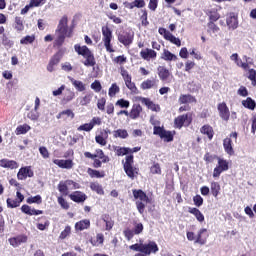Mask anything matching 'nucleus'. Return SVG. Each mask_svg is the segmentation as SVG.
Returning <instances> with one entry per match:
<instances>
[{
  "instance_id": "obj_1",
  "label": "nucleus",
  "mask_w": 256,
  "mask_h": 256,
  "mask_svg": "<svg viewBox=\"0 0 256 256\" xmlns=\"http://www.w3.org/2000/svg\"><path fill=\"white\" fill-rule=\"evenodd\" d=\"M69 19L67 16H63L59 24L57 26L56 32H55V42L54 44L57 45V47H61L63 43H65L66 37H73V28H70L68 26Z\"/></svg>"
},
{
  "instance_id": "obj_2",
  "label": "nucleus",
  "mask_w": 256,
  "mask_h": 256,
  "mask_svg": "<svg viewBox=\"0 0 256 256\" xmlns=\"http://www.w3.org/2000/svg\"><path fill=\"white\" fill-rule=\"evenodd\" d=\"M74 50L78 55H82V57H84L85 61H83V65H85V67H95V56L87 46L76 44L74 46Z\"/></svg>"
},
{
  "instance_id": "obj_3",
  "label": "nucleus",
  "mask_w": 256,
  "mask_h": 256,
  "mask_svg": "<svg viewBox=\"0 0 256 256\" xmlns=\"http://www.w3.org/2000/svg\"><path fill=\"white\" fill-rule=\"evenodd\" d=\"M132 193L134 199L138 200L136 201L137 211L140 215H143V213H145V203H150L149 196L141 189H134Z\"/></svg>"
},
{
  "instance_id": "obj_4",
  "label": "nucleus",
  "mask_w": 256,
  "mask_h": 256,
  "mask_svg": "<svg viewBox=\"0 0 256 256\" xmlns=\"http://www.w3.org/2000/svg\"><path fill=\"white\" fill-rule=\"evenodd\" d=\"M122 163H123V169L127 177H129V179H132V180L137 178V176L139 175V168L133 166V163H135L133 154L126 156L125 162H122Z\"/></svg>"
},
{
  "instance_id": "obj_5",
  "label": "nucleus",
  "mask_w": 256,
  "mask_h": 256,
  "mask_svg": "<svg viewBox=\"0 0 256 256\" xmlns=\"http://www.w3.org/2000/svg\"><path fill=\"white\" fill-rule=\"evenodd\" d=\"M113 39V32L107 26L102 27V41L104 43V47L108 53H115V49H113V45L111 41Z\"/></svg>"
},
{
  "instance_id": "obj_6",
  "label": "nucleus",
  "mask_w": 256,
  "mask_h": 256,
  "mask_svg": "<svg viewBox=\"0 0 256 256\" xmlns=\"http://www.w3.org/2000/svg\"><path fill=\"white\" fill-rule=\"evenodd\" d=\"M237 137H239V134L237 132H232L229 134V137H226L223 140L224 151L227 153V155H230V157L235 155V150L233 149V140L231 139H234V141L237 142Z\"/></svg>"
},
{
  "instance_id": "obj_7",
  "label": "nucleus",
  "mask_w": 256,
  "mask_h": 256,
  "mask_svg": "<svg viewBox=\"0 0 256 256\" xmlns=\"http://www.w3.org/2000/svg\"><path fill=\"white\" fill-rule=\"evenodd\" d=\"M153 135H158L160 139L166 141V143H171L174 139V134L171 131L165 130V128L160 126H154L153 128Z\"/></svg>"
},
{
  "instance_id": "obj_8",
  "label": "nucleus",
  "mask_w": 256,
  "mask_h": 256,
  "mask_svg": "<svg viewBox=\"0 0 256 256\" xmlns=\"http://www.w3.org/2000/svg\"><path fill=\"white\" fill-rule=\"evenodd\" d=\"M23 201H25V196L21 192L17 191L16 198H7L6 205L8 209H17V207H21V203H23Z\"/></svg>"
},
{
  "instance_id": "obj_9",
  "label": "nucleus",
  "mask_w": 256,
  "mask_h": 256,
  "mask_svg": "<svg viewBox=\"0 0 256 256\" xmlns=\"http://www.w3.org/2000/svg\"><path fill=\"white\" fill-rule=\"evenodd\" d=\"M229 171V162L223 158H218V164L213 170V177H221V173Z\"/></svg>"
},
{
  "instance_id": "obj_10",
  "label": "nucleus",
  "mask_w": 256,
  "mask_h": 256,
  "mask_svg": "<svg viewBox=\"0 0 256 256\" xmlns=\"http://www.w3.org/2000/svg\"><path fill=\"white\" fill-rule=\"evenodd\" d=\"M96 154H92L91 152H84V157L86 159H101L102 163H109L110 159L109 156L105 155V152H103L101 149H96Z\"/></svg>"
},
{
  "instance_id": "obj_11",
  "label": "nucleus",
  "mask_w": 256,
  "mask_h": 256,
  "mask_svg": "<svg viewBox=\"0 0 256 256\" xmlns=\"http://www.w3.org/2000/svg\"><path fill=\"white\" fill-rule=\"evenodd\" d=\"M135 34L133 32H122L118 35V41L124 45V47H129L133 43Z\"/></svg>"
},
{
  "instance_id": "obj_12",
  "label": "nucleus",
  "mask_w": 256,
  "mask_h": 256,
  "mask_svg": "<svg viewBox=\"0 0 256 256\" xmlns=\"http://www.w3.org/2000/svg\"><path fill=\"white\" fill-rule=\"evenodd\" d=\"M33 175H35V173L31 170V166H25L19 169L17 179H19V181H25L27 177H33Z\"/></svg>"
},
{
  "instance_id": "obj_13",
  "label": "nucleus",
  "mask_w": 256,
  "mask_h": 256,
  "mask_svg": "<svg viewBox=\"0 0 256 256\" xmlns=\"http://www.w3.org/2000/svg\"><path fill=\"white\" fill-rule=\"evenodd\" d=\"M159 246L155 241H149L148 244H142V253L144 255H151V253H157Z\"/></svg>"
},
{
  "instance_id": "obj_14",
  "label": "nucleus",
  "mask_w": 256,
  "mask_h": 256,
  "mask_svg": "<svg viewBox=\"0 0 256 256\" xmlns=\"http://www.w3.org/2000/svg\"><path fill=\"white\" fill-rule=\"evenodd\" d=\"M218 111L223 121H229V118L231 117V112L229 111V107H227V104L225 102L218 104Z\"/></svg>"
},
{
  "instance_id": "obj_15",
  "label": "nucleus",
  "mask_w": 256,
  "mask_h": 256,
  "mask_svg": "<svg viewBox=\"0 0 256 256\" xmlns=\"http://www.w3.org/2000/svg\"><path fill=\"white\" fill-rule=\"evenodd\" d=\"M191 125V118H189V114H183L175 118L174 125L177 129H181L183 125Z\"/></svg>"
},
{
  "instance_id": "obj_16",
  "label": "nucleus",
  "mask_w": 256,
  "mask_h": 256,
  "mask_svg": "<svg viewBox=\"0 0 256 256\" xmlns=\"http://www.w3.org/2000/svg\"><path fill=\"white\" fill-rule=\"evenodd\" d=\"M69 198L74 203H85L87 201V194L82 191H74L69 195Z\"/></svg>"
},
{
  "instance_id": "obj_17",
  "label": "nucleus",
  "mask_w": 256,
  "mask_h": 256,
  "mask_svg": "<svg viewBox=\"0 0 256 256\" xmlns=\"http://www.w3.org/2000/svg\"><path fill=\"white\" fill-rule=\"evenodd\" d=\"M53 163L54 165H57V167H60V169H73V166L75 165V163H73V160L71 159H54Z\"/></svg>"
},
{
  "instance_id": "obj_18",
  "label": "nucleus",
  "mask_w": 256,
  "mask_h": 256,
  "mask_svg": "<svg viewBox=\"0 0 256 256\" xmlns=\"http://www.w3.org/2000/svg\"><path fill=\"white\" fill-rule=\"evenodd\" d=\"M227 26L232 31H235L239 27V21L237 20V15L235 13H230L226 19Z\"/></svg>"
},
{
  "instance_id": "obj_19",
  "label": "nucleus",
  "mask_w": 256,
  "mask_h": 256,
  "mask_svg": "<svg viewBox=\"0 0 256 256\" xmlns=\"http://www.w3.org/2000/svg\"><path fill=\"white\" fill-rule=\"evenodd\" d=\"M140 57L145 61H151V59L157 58V52L153 49L146 48L140 52Z\"/></svg>"
},
{
  "instance_id": "obj_20",
  "label": "nucleus",
  "mask_w": 256,
  "mask_h": 256,
  "mask_svg": "<svg viewBox=\"0 0 256 256\" xmlns=\"http://www.w3.org/2000/svg\"><path fill=\"white\" fill-rule=\"evenodd\" d=\"M0 167H3V169H19V163L15 160L1 159Z\"/></svg>"
},
{
  "instance_id": "obj_21",
  "label": "nucleus",
  "mask_w": 256,
  "mask_h": 256,
  "mask_svg": "<svg viewBox=\"0 0 256 256\" xmlns=\"http://www.w3.org/2000/svg\"><path fill=\"white\" fill-rule=\"evenodd\" d=\"M56 119H61L62 121H67V119H75V113L71 109H66L56 115Z\"/></svg>"
},
{
  "instance_id": "obj_22",
  "label": "nucleus",
  "mask_w": 256,
  "mask_h": 256,
  "mask_svg": "<svg viewBox=\"0 0 256 256\" xmlns=\"http://www.w3.org/2000/svg\"><path fill=\"white\" fill-rule=\"evenodd\" d=\"M9 243L10 245H12V247H19L21 243H27V235L23 234V235H18L14 238H10Z\"/></svg>"
},
{
  "instance_id": "obj_23",
  "label": "nucleus",
  "mask_w": 256,
  "mask_h": 256,
  "mask_svg": "<svg viewBox=\"0 0 256 256\" xmlns=\"http://www.w3.org/2000/svg\"><path fill=\"white\" fill-rule=\"evenodd\" d=\"M200 133H202V135H206L209 141H211L215 135V130H213L211 125L205 124L200 128Z\"/></svg>"
},
{
  "instance_id": "obj_24",
  "label": "nucleus",
  "mask_w": 256,
  "mask_h": 256,
  "mask_svg": "<svg viewBox=\"0 0 256 256\" xmlns=\"http://www.w3.org/2000/svg\"><path fill=\"white\" fill-rule=\"evenodd\" d=\"M158 76L160 77L161 81L169 82V79L171 77V72H169V69L165 68V66H159Z\"/></svg>"
},
{
  "instance_id": "obj_25",
  "label": "nucleus",
  "mask_w": 256,
  "mask_h": 256,
  "mask_svg": "<svg viewBox=\"0 0 256 256\" xmlns=\"http://www.w3.org/2000/svg\"><path fill=\"white\" fill-rule=\"evenodd\" d=\"M75 231H85L91 227V221L89 219H83L75 223Z\"/></svg>"
},
{
  "instance_id": "obj_26",
  "label": "nucleus",
  "mask_w": 256,
  "mask_h": 256,
  "mask_svg": "<svg viewBox=\"0 0 256 256\" xmlns=\"http://www.w3.org/2000/svg\"><path fill=\"white\" fill-rule=\"evenodd\" d=\"M188 213H190L191 215H194V217H196L199 223H203V221H205V215H203V213L201 212V210H199V208L189 207Z\"/></svg>"
},
{
  "instance_id": "obj_27",
  "label": "nucleus",
  "mask_w": 256,
  "mask_h": 256,
  "mask_svg": "<svg viewBox=\"0 0 256 256\" xmlns=\"http://www.w3.org/2000/svg\"><path fill=\"white\" fill-rule=\"evenodd\" d=\"M142 111L143 107L139 104H133L132 109L129 112L130 119H139Z\"/></svg>"
},
{
  "instance_id": "obj_28",
  "label": "nucleus",
  "mask_w": 256,
  "mask_h": 256,
  "mask_svg": "<svg viewBox=\"0 0 256 256\" xmlns=\"http://www.w3.org/2000/svg\"><path fill=\"white\" fill-rule=\"evenodd\" d=\"M109 133H111V131L104 130V133L102 132L101 135H97L95 137L96 143L102 147H105V145H107V137H109Z\"/></svg>"
},
{
  "instance_id": "obj_29",
  "label": "nucleus",
  "mask_w": 256,
  "mask_h": 256,
  "mask_svg": "<svg viewBox=\"0 0 256 256\" xmlns=\"http://www.w3.org/2000/svg\"><path fill=\"white\" fill-rule=\"evenodd\" d=\"M195 100V98L192 97H180L179 101L180 103L184 104L179 108L180 113H183V111H189L191 109V106H189L188 103H191V101Z\"/></svg>"
},
{
  "instance_id": "obj_30",
  "label": "nucleus",
  "mask_w": 256,
  "mask_h": 256,
  "mask_svg": "<svg viewBox=\"0 0 256 256\" xmlns=\"http://www.w3.org/2000/svg\"><path fill=\"white\" fill-rule=\"evenodd\" d=\"M102 221H104L106 227L105 230L106 231H111V229H113V227L115 226V221H113V219L111 218V216L109 214H103L101 216Z\"/></svg>"
},
{
  "instance_id": "obj_31",
  "label": "nucleus",
  "mask_w": 256,
  "mask_h": 256,
  "mask_svg": "<svg viewBox=\"0 0 256 256\" xmlns=\"http://www.w3.org/2000/svg\"><path fill=\"white\" fill-rule=\"evenodd\" d=\"M204 233H207V228H201L196 236L195 243H198V245H205L207 243V237L203 236Z\"/></svg>"
},
{
  "instance_id": "obj_32",
  "label": "nucleus",
  "mask_w": 256,
  "mask_h": 256,
  "mask_svg": "<svg viewBox=\"0 0 256 256\" xmlns=\"http://www.w3.org/2000/svg\"><path fill=\"white\" fill-rule=\"evenodd\" d=\"M142 103L148 107L151 111H155L156 113H159L161 111V106L159 104L153 103V101H150L149 98H143Z\"/></svg>"
},
{
  "instance_id": "obj_33",
  "label": "nucleus",
  "mask_w": 256,
  "mask_h": 256,
  "mask_svg": "<svg viewBox=\"0 0 256 256\" xmlns=\"http://www.w3.org/2000/svg\"><path fill=\"white\" fill-rule=\"evenodd\" d=\"M87 173L91 179H103V177H105V171H99L92 168H88Z\"/></svg>"
},
{
  "instance_id": "obj_34",
  "label": "nucleus",
  "mask_w": 256,
  "mask_h": 256,
  "mask_svg": "<svg viewBox=\"0 0 256 256\" xmlns=\"http://www.w3.org/2000/svg\"><path fill=\"white\" fill-rule=\"evenodd\" d=\"M58 191L61 193V195H64V197L69 195V183H67V180L59 182Z\"/></svg>"
},
{
  "instance_id": "obj_35",
  "label": "nucleus",
  "mask_w": 256,
  "mask_h": 256,
  "mask_svg": "<svg viewBox=\"0 0 256 256\" xmlns=\"http://www.w3.org/2000/svg\"><path fill=\"white\" fill-rule=\"evenodd\" d=\"M29 131H31V126H29L28 124H23L17 126L15 133L16 135H25L29 133Z\"/></svg>"
},
{
  "instance_id": "obj_36",
  "label": "nucleus",
  "mask_w": 256,
  "mask_h": 256,
  "mask_svg": "<svg viewBox=\"0 0 256 256\" xmlns=\"http://www.w3.org/2000/svg\"><path fill=\"white\" fill-rule=\"evenodd\" d=\"M91 191H95L98 195H105V190H103V186L97 182L90 183Z\"/></svg>"
},
{
  "instance_id": "obj_37",
  "label": "nucleus",
  "mask_w": 256,
  "mask_h": 256,
  "mask_svg": "<svg viewBox=\"0 0 256 256\" xmlns=\"http://www.w3.org/2000/svg\"><path fill=\"white\" fill-rule=\"evenodd\" d=\"M105 242V236L103 233H98L96 235V240H90V243L93 247H98V245H103Z\"/></svg>"
},
{
  "instance_id": "obj_38",
  "label": "nucleus",
  "mask_w": 256,
  "mask_h": 256,
  "mask_svg": "<svg viewBox=\"0 0 256 256\" xmlns=\"http://www.w3.org/2000/svg\"><path fill=\"white\" fill-rule=\"evenodd\" d=\"M161 59H163L164 61H175L177 59V55L171 53V51L169 50H164Z\"/></svg>"
},
{
  "instance_id": "obj_39",
  "label": "nucleus",
  "mask_w": 256,
  "mask_h": 256,
  "mask_svg": "<svg viewBox=\"0 0 256 256\" xmlns=\"http://www.w3.org/2000/svg\"><path fill=\"white\" fill-rule=\"evenodd\" d=\"M141 87L143 89H154V87H157V81L155 79H148L142 82Z\"/></svg>"
},
{
  "instance_id": "obj_40",
  "label": "nucleus",
  "mask_w": 256,
  "mask_h": 256,
  "mask_svg": "<svg viewBox=\"0 0 256 256\" xmlns=\"http://www.w3.org/2000/svg\"><path fill=\"white\" fill-rule=\"evenodd\" d=\"M113 136L117 139H127L129 137V133L125 129H118L113 132Z\"/></svg>"
},
{
  "instance_id": "obj_41",
  "label": "nucleus",
  "mask_w": 256,
  "mask_h": 256,
  "mask_svg": "<svg viewBox=\"0 0 256 256\" xmlns=\"http://www.w3.org/2000/svg\"><path fill=\"white\" fill-rule=\"evenodd\" d=\"M70 83H72L73 87H75L76 91H85V85L82 81L75 80L74 78H70Z\"/></svg>"
},
{
  "instance_id": "obj_42",
  "label": "nucleus",
  "mask_w": 256,
  "mask_h": 256,
  "mask_svg": "<svg viewBox=\"0 0 256 256\" xmlns=\"http://www.w3.org/2000/svg\"><path fill=\"white\" fill-rule=\"evenodd\" d=\"M114 151L118 157H123V155H129V151H131V148L126 147H115Z\"/></svg>"
},
{
  "instance_id": "obj_43",
  "label": "nucleus",
  "mask_w": 256,
  "mask_h": 256,
  "mask_svg": "<svg viewBox=\"0 0 256 256\" xmlns=\"http://www.w3.org/2000/svg\"><path fill=\"white\" fill-rule=\"evenodd\" d=\"M26 202L28 203V205H33V203H36L37 205H41L43 203V198L41 197V195H36V196L27 198Z\"/></svg>"
},
{
  "instance_id": "obj_44",
  "label": "nucleus",
  "mask_w": 256,
  "mask_h": 256,
  "mask_svg": "<svg viewBox=\"0 0 256 256\" xmlns=\"http://www.w3.org/2000/svg\"><path fill=\"white\" fill-rule=\"evenodd\" d=\"M71 231H72V228L70 225L65 226L64 230L59 235V239L63 241L67 239V237H71Z\"/></svg>"
},
{
  "instance_id": "obj_45",
  "label": "nucleus",
  "mask_w": 256,
  "mask_h": 256,
  "mask_svg": "<svg viewBox=\"0 0 256 256\" xmlns=\"http://www.w3.org/2000/svg\"><path fill=\"white\" fill-rule=\"evenodd\" d=\"M210 189H211V193H212L213 197L217 198L221 191V185H219V183H217V182H212Z\"/></svg>"
},
{
  "instance_id": "obj_46",
  "label": "nucleus",
  "mask_w": 256,
  "mask_h": 256,
  "mask_svg": "<svg viewBox=\"0 0 256 256\" xmlns=\"http://www.w3.org/2000/svg\"><path fill=\"white\" fill-rule=\"evenodd\" d=\"M150 173L152 175H161V164L160 163H153V165L150 167Z\"/></svg>"
},
{
  "instance_id": "obj_47",
  "label": "nucleus",
  "mask_w": 256,
  "mask_h": 256,
  "mask_svg": "<svg viewBox=\"0 0 256 256\" xmlns=\"http://www.w3.org/2000/svg\"><path fill=\"white\" fill-rule=\"evenodd\" d=\"M242 104L246 107V109H250L253 111L256 107L255 100L248 97L245 101L242 102Z\"/></svg>"
},
{
  "instance_id": "obj_48",
  "label": "nucleus",
  "mask_w": 256,
  "mask_h": 256,
  "mask_svg": "<svg viewBox=\"0 0 256 256\" xmlns=\"http://www.w3.org/2000/svg\"><path fill=\"white\" fill-rule=\"evenodd\" d=\"M116 107H120V109H129V105H131V103L129 102V100H125V99H119L116 103H115Z\"/></svg>"
},
{
  "instance_id": "obj_49",
  "label": "nucleus",
  "mask_w": 256,
  "mask_h": 256,
  "mask_svg": "<svg viewBox=\"0 0 256 256\" xmlns=\"http://www.w3.org/2000/svg\"><path fill=\"white\" fill-rule=\"evenodd\" d=\"M57 201L62 209H65V211L69 210V207H70L69 202H67V200H65V198H63V196L58 197Z\"/></svg>"
},
{
  "instance_id": "obj_50",
  "label": "nucleus",
  "mask_w": 256,
  "mask_h": 256,
  "mask_svg": "<svg viewBox=\"0 0 256 256\" xmlns=\"http://www.w3.org/2000/svg\"><path fill=\"white\" fill-rule=\"evenodd\" d=\"M35 41V35L26 36L20 40L21 45H31V43H34Z\"/></svg>"
},
{
  "instance_id": "obj_51",
  "label": "nucleus",
  "mask_w": 256,
  "mask_h": 256,
  "mask_svg": "<svg viewBox=\"0 0 256 256\" xmlns=\"http://www.w3.org/2000/svg\"><path fill=\"white\" fill-rule=\"evenodd\" d=\"M215 159H219V157L215 154H211L209 152H206L205 155H204V161L206 163H213V161H215Z\"/></svg>"
},
{
  "instance_id": "obj_52",
  "label": "nucleus",
  "mask_w": 256,
  "mask_h": 256,
  "mask_svg": "<svg viewBox=\"0 0 256 256\" xmlns=\"http://www.w3.org/2000/svg\"><path fill=\"white\" fill-rule=\"evenodd\" d=\"M41 219H44L45 222L44 223H38L36 225L37 229H39V231H45V229H47V227H49V220H47V217L42 216Z\"/></svg>"
},
{
  "instance_id": "obj_53",
  "label": "nucleus",
  "mask_w": 256,
  "mask_h": 256,
  "mask_svg": "<svg viewBox=\"0 0 256 256\" xmlns=\"http://www.w3.org/2000/svg\"><path fill=\"white\" fill-rule=\"evenodd\" d=\"M166 41H170V43H173L177 47H181V40L175 37L173 34H170V36L168 37V39H166Z\"/></svg>"
},
{
  "instance_id": "obj_54",
  "label": "nucleus",
  "mask_w": 256,
  "mask_h": 256,
  "mask_svg": "<svg viewBox=\"0 0 256 256\" xmlns=\"http://www.w3.org/2000/svg\"><path fill=\"white\" fill-rule=\"evenodd\" d=\"M117 93H119V86H117L116 84H112L111 87L109 88V92H108L109 96L115 97Z\"/></svg>"
},
{
  "instance_id": "obj_55",
  "label": "nucleus",
  "mask_w": 256,
  "mask_h": 256,
  "mask_svg": "<svg viewBox=\"0 0 256 256\" xmlns=\"http://www.w3.org/2000/svg\"><path fill=\"white\" fill-rule=\"evenodd\" d=\"M143 229V223H136L133 229L134 235H141V233H143Z\"/></svg>"
},
{
  "instance_id": "obj_56",
  "label": "nucleus",
  "mask_w": 256,
  "mask_h": 256,
  "mask_svg": "<svg viewBox=\"0 0 256 256\" xmlns=\"http://www.w3.org/2000/svg\"><path fill=\"white\" fill-rule=\"evenodd\" d=\"M140 21L143 25V27H147L149 25V20H147V11L142 10V15L140 17Z\"/></svg>"
},
{
  "instance_id": "obj_57",
  "label": "nucleus",
  "mask_w": 256,
  "mask_h": 256,
  "mask_svg": "<svg viewBox=\"0 0 256 256\" xmlns=\"http://www.w3.org/2000/svg\"><path fill=\"white\" fill-rule=\"evenodd\" d=\"M93 129V125H91V122L82 124L78 127V131H91Z\"/></svg>"
},
{
  "instance_id": "obj_58",
  "label": "nucleus",
  "mask_w": 256,
  "mask_h": 256,
  "mask_svg": "<svg viewBox=\"0 0 256 256\" xmlns=\"http://www.w3.org/2000/svg\"><path fill=\"white\" fill-rule=\"evenodd\" d=\"M248 79H250L252 85H256V71L254 69L249 70Z\"/></svg>"
},
{
  "instance_id": "obj_59",
  "label": "nucleus",
  "mask_w": 256,
  "mask_h": 256,
  "mask_svg": "<svg viewBox=\"0 0 256 256\" xmlns=\"http://www.w3.org/2000/svg\"><path fill=\"white\" fill-rule=\"evenodd\" d=\"M107 103V100L105 98L98 99L97 107L100 111H105V105Z\"/></svg>"
},
{
  "instance_id": "obj_60",
  "label": "nucleus",
  "mask_w": 256,
  "mask_h": 256,
  "mask_svg": "<svg viewBox=\"0 0 256 256\" xmlns=\"http://www.w3.org/2000/svg\"><path fill=\"white\" fill-rule=\"evenodd\" d=\"M39 153L43 157V159H49V150H47V147H40Z\"/></svg>"
},
{
  "instance_id": "obj_61",
  "label": "nucleus",
  "mask_w": 256,
  "mask_h": 256,
  "mask_svg": "<svg viewBox=\"0 0 256 256\" xmlns=\"http://www.w3.org/2000/svg\"><path fill=\"white\" fill-rule=\"evenodd\" d=\"M193 201L196 207H201V205H203V197H201V195L194 196Z\"/></svg>"
},
{
  "instance_id": "obj_62",
  "label": "nucleus",
  "mask_w": 256,
  "mask_h": 256,
  "mask_svg": "<svg viewBox=\"0 0 256 256\" xmlns=\"http://www.w3.org/2000/svg\"><path fill=\"white\" fill-rule=\"evenodd\" d=\"M123 233L128 241H131V239L135 237V232L131 229H126Z\"/></svg>"
},
{
  "instance_id": "obj_63",
  "label": "nucleus",
  "mask_w": 256,
  "mask_h": 256,
  "mask_svg": "<svg viewBox=\"0 0 256 256\" xmlns=\"http://www.w3.org/2000/svg\"><path fill=\"white\" fill-rule=\"evenodd\" d=\"M91 89H93L94 91H96V93H99V91H101V82L99 81H94L92 84H91Z\"/></svg>"
},
{
  "instance_id": "obj_64",
  "label": "nucleus",
  "mask_w": 256,
  "mask_h": 256,
  "mask_svg": "<svg viewBox=\"0 0 256 256\" xmlns=\"http://www.w3.org/2000/svg\"><path fill=\"white\" fill-rule=\"evenodd\" d=\"M15 23H16L15 29H17V31H23L24 26H23V21L21 20V18H16Z\"/></svg>"
}]
</instances>
